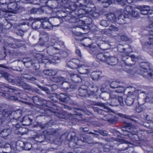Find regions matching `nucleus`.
Wrapping results in <instances>:
<instances>
[{
	"mask_svg": "<svg viewBox=\"0 0 153 153\" xmlns=\"http://www.w3.org/2000/svg\"><path fill=\"white\" fill-rule=\"evenodd\" d=\"M79 63V60L76 59H72L69 61L67 63L68 66L71 69H74L78 67V71L81 74H85L87 73L86 68L85 65H79L78 64Z\"/></svg>",
	"mask_w": 153,
	"mask_h": 153,
	"instance_id": "f257e3e1",
	"label": "nucleus"
},
{
	"mask_svg": "<svg viewBox=\"0 0 153 153\" xmlns=\"http://www.w3.org/2000/svg\"><path fill=\"white\" fill-rule=\"evenodd\" d=\"M128 128V127L127 126L126 128H123L122 130L123 131V134L124 135L128 136L133 141L138 140V138L137 135V129H135L134 130L133 128H131L130 129V131H128L126 130Z\"/></svg>",
	"mask_w": 153,
	"mask_h": 153,
	"instance_id": "f03ea898",
	"label": "nucleus"
},
{
	"mask_svg": "<svg viewBox=\"0 0 153 153\" xmlns=\"http://www.w3.org/2000/svg\"><path fill=\"white\" fill-rule=\"evenodd\" d=\"M36 60H37L36 61V63L38 62L45 64L48 63L50 64L52 63H55L56 59L58 58V57H54L52 58V59L51 60L48 59L47 57L40 53H37L36 55Z\"/></svg>",
	"mask_w": 153,
	"mask_h": 153,
	"instance_id": "7ed1b4c3",
	"label": "nucleus"
},
{
	"mask_svg": "<svg viewBox=\"0 0 153 153\" xmlns=\"http://www.w3.org/2000/svg\"><path fill=\"white\" fill-rule=\"evenodd\" d=\"M149 65V63H143L141 66V71L144 72L143 76L149 79H153V71L149 72V71H151Z\"/></svg>",
	"mask_w": 153,
	"mask_h": 153,
	"instance_id": "20e7f679",
	"label": "nucleus"
},
{
	"mask_svg": "<svg viewBox=\"0 0 153 153\" xmlns=\"http://www.w3.org/2000/svg\"><path fill=\"white\" fill-rule=\"evenodd\" d=\"M138 8H133L131 7H127L125 11V13L127 15H130L134 17H138L139 16Z\"/></svg>",
	"mask_w": 153,
	"mask_h": 153,
	"instance_id": "39448f33",
	"label": "nucleus"
},
{
	"mask_svg": "<svg viewBox=\"0 0 153 153\" xmlns=\"http://www.w3.org/2000/svg\"><path fill=\"white\" fill-rule=\"evenodd\" d=\"M128 91L127 96L135 99L138 94V91L134 87H130L127 88Z\"/></svg>",
	"mask_w": 153,
	"mask_h": 153,
	"instance_id": "423d86ee",
	"label": "nucleus"
},
{
	"mask_svg": "<svg viewBox=\"0 0 153 153\" xmlns=\"http://www.w3.org/2000/svg\"><path fill=\"white\" fill-rule=\"evenodd\" d=\"M36 59L31 60L29 58H24L23 59L22 62L26 66L29 67L30 65H33V64H36Z\"/></svg>",
	"mask_w": 153,
	"mask_h": 153,
	"instance_id": "0eeeda50",
	"label": "nucleus"
},
{
	"mask_svg": "<svg viewBox=\"0 0 153 153\" xmlns=\"http://www.w3.org/2000/svg\"><path fill=\"white\" fill-rule=\"evenodd\" d=\"M7 7L8 9L10 10V11H14L17 9V4L14 1H11L10 0L8 2Z\"/></svg>",
	"mask_w": 153,
	"mask_h": 153,
	"instance_id": "6e6552de",
	"label": "nucleus"
},
{
	"mask_svg": "<svg viewBox=\"0 0 153 153\" xmlns=\"http://www.w3.org/2000/svg\"><path fill=\"white\" fill-rule=\"evenodd\" d=\"M31 116V115H27L24 117L22 122V125L25 126H29L30 124L32 121Z\"/></svg>",
	"mask_w": 153,
	"mask_h": 153,
	"instance_id": "1a4fd4ad",
	"label": "nucleus"
},
{
	"mask_svg": "<svg viewBox=\"0 0 153 153\" xmlns=\"http://www.w3.org/2000/svg\"><path fill=\"white\" fill-rule=\"evenodd\" d=\"M142 14H147L150 9L149 6L146 5L140 6L138 7Z\"/></svg>",
	"mask_w": 153,
	"mask_h": 153,
	"instance_id": "9d476101",
	"label": "nucleus"
},
{
	"mask_svg": "<svg viewBox=\"0 0 153 153\" xmlns=\"http://www.w3.org/2000/svg\"><path fill=\"white\" fill-rule=\"evenodd\" d=\"M42 27L46 29H51L52 26L51 24L48 21V19L43 21L41 24Z\"/></svg>",
	"mask_w": 153,
	"mask_h": 153,
	"instance_id": "9b49d317",
	"label": "nucleus"
},
{
	"mask_svg": "<svg viewBox=\"0 0 153 153\" xmlns=\"http://www.w3.org/2000/svg\"><path fill=\"white\" fill-rule=\"evenodd\" d=\"M97 59L102 62H106L108 56L103 53H99L96 55Z\"/></svg>",
	"mask_w": 153,
	"mask_h": 153,
	"instance_id": "f8f14e48",
	"label": "nucleus"
},
{
	"mask_svg": "<svg viewBox=\"0 0 153 153\" xmlns=\"http://www.w3.org/2000/svg\"><path fill=\"white\" fill-rule=\"evenodd\" d=\"M1 90L3 91H8L10 92H14L16 89L12 86H6L4 85H1Z\"/></svg>",
	"mask_w": 153,
	"mask_h": 153,
	"instance_id": "ddd939ff",
	"label": "nucleus"
},
{
	"mask_svg": "<svg viewBox=\"0 0 153 153\" xmlns=\"http://www.w3.org/2000/svg\"><path fill=\"white\" fill-rule=\"evenodd\" d=\"M87 87L85 85H82L78 90L79 95L81 96H85L87 93Z\"/></svg>",
	"mask_w": 153,
	"mask_h": 153,
	"instance_id": "4468645a",
	"label": "nucleus"
},
{
	"mask_svg": "<svg viewBox=\"0 0 153 153\" xmlns=\"http://www.w3.org/2000/svg\"><path fill=\"white\" fill-rule=\"evenodd\" d=\"M131 48L130 47L129 48H128L127 49L126 48L123 49V52L122 54V59L124 62L126 61L125 57H126V59H128V56L131 52L129 50Z\"/></svg>",
	"mask_w": 153,
	"mask_h": 153,
	"instance_id": "2eb2a0df",
	"label": "nucleus"
},
{
	"mask_svg": "<svg viewBox=\"0 0 153 153\" xmlns=\"http://www.w3.org/2000/svg\"><path fill=\"white\" fill-rule=\"evenodd\" d=\"M58 97L59 100L63 102H66L70 99L69 96L63 93H60Z\"/></svg>",
	"mask_w": 153,
	"mask_h": 153,
	"instance_id": "dca6fc26",
	"label": "nucleus"
},
{
	"mask_svg": "<svg viewBox=\"0 0 153 153\" xmlns=\"http://www.w3.org/2000/svg\"><path fill=\"white\" fill-rule=\"evenodd\" d=\"M4 76L5 78L9 82L13 84H15L16 83V82L14 79L13 76L9 75L7 73H4Z\"/></svg>",
	"mask_w": 153,
	"mask_h": 153,
	"instance_id": "f3484780",
	"label": "nucleus"
},
{
	"mask_svg": "<svg viewBox=\"0 0 153 153\" xmlns=\"http://www.w3.org/2000/svg\"><path fill=\"white\" fill-rule=\"evenodd\" d=\"M58 50L57 48L56 47L53 45H51L48 48L47 53L49 54H55L57 53L56 52V50Z\"/></svg>",
	"mask_w": 153,
	"mask_h": 153,
	"instance_id": "a211bd4d",
	"label": "nucleus"
},
{
	"mask_svg": "<svg viewBox=\"0 0 153 153\" xmlns=\"http://www.w3.org/2000/svg\"><path fill=\"white\" fill-rule=\"evenodd\" d=\"M70 76L71 80L74 82H77L81 80V78L77 74L72 73L70 74Z\"/></svg>",
	"mask_w": 153,
	"mask_h": 153,
	"instance_id": "6ab92c4d",
	"label": "nucleus"
},
{
	"mask_svg": "<svg viewBox=\"0 0 153 153\" xmlns=\"http://www.w3.org/2000/svg\"><path fill=\"white\" fill-rule=\"evenodd\" d=\"M102 73L101 71H94L93 72L91 75L92 79L94 80H97L100 76Z\"/></svg>",
	"mask_w": 153,
	"mask_h": 153,
	"instance_id": "aec40b11",
	"label": "nucleus"
},
{
	"mask_svg": "<svg viewBox=\"0 0 153 153\" xmlns=\"http://www.w3.org/2000/svg\"><path fill=\"white\" fill-rule=\"evenodd\" d=\"M118 28L116 27L114 25H111L109 27L108 29H105L103 30L102 31V33H103L107 34L109 33V32H108L109 30L110 31H118Z\"/></svg>",
	"mask_w": 153,
	"mask_h": 153,
	"instance_id": "412c9836",
	"label": "nucleus"
},
{
	"mask_svg": "<svg viewBox=\"0 0 153 153\" xmlns=\"http://www.w3.org/2000/svg\"><path fill=\"white\" fill-rule=\"evenodd\" d=\"M44 73L46 75L49 76H53L55 75L57 73V71L54 70L48 69L43 71Z\"/></svg>",
	"mask_w": 153,
	"mask_h": 153,
	"instance_id": "4be33fe9",
	"label": "nucleus"
},
{
	"mask_svg": "<svg viewBox=\"0 0 153 153\" xmlns=\"http://www.w3.org/2000/svg\"><path fill=\"white\" fill-rule=\"evenodd\" d=\"M0 95L1 96H4L6 98L10 100H17V98L15 96H11L7 93H3L0 92Z\"/></svg>",
	"mask_w": 153,
	"mask_h": 153,
	"instance_id": "5701e85b",
	"label": "nucleus"
},
{
	"mask_svg": "<svg viewBox=\"0 0 153 153\" xmlns=\"http://www.w3.org/2000/svg\"><path fill=\"white\" fill-rule=\"evenodd\" d=\"M106 16L108 19L113 22L115 21L116 17L114 14L109 13L106 15Z\"/></svg>",
	"mask_w": 153,
	"mask_h": 153,
	"instance_id": "b1692460",
	"label": "nucleus"
},
{
	"mask_svg": "<svg viewBox=\"0 0 153 153\" xmlns=\"http://www.w3.org/2000/svg\"><path fill=\"white\" fill-rule=\"evenodd\" d=\"M30 12L33 14L36 13L38 14H41L44 12V10H43L41 8L37 9L36 8H33L31 10Z\"/></svg>",
	"mask_w": 153,
	"mask_h": 153,
	"instance_id": "393cba45",
	"label": "nucleus"
},
{
	"mask_svg": "<svg viewBox=\"0 0 153 153\" xmlns=\"http://www.w3.org/2000/svg\"><path fill=\"white\" fill-rule=\"evenodd\" d=\"M134 99L128 97H127L125 100V102L128 106H131L133 103Z\"/></svg>",
	"mask_w": 153,
	"mask_h": 153,
	"instance_id": "a878e982",
	"label": "nucleus"
},
{
	"mask_svg": "<svg viewBox=\"0 0 153 153\" xmlns=\"http://www.w3.org/2000/svg\"><path fill=\"white\" fill-rule=\"evenodd\" d=\"M10 133V131L9 130L7 129L2 130L0 132L1 137H7L9 135Z\"/></svg>",
	"mask_w": 153,
	"mask_h": 153,
	"instance_id": "bb28decb",
	"label": "nucleus"
},
{
	"mask_svg": "<svg viewBox=\"0 0 153 153\" xmlns=\"http://www.w3.org/2000/svg\"><path fill=\"white\" fill-rule=\"evenodd\" d=\"M126 17H125L123 14H120L118 17L117 22L119 24H123L124 23L125 19Z\"/></svg>",
	"mask_w": 153,
	"mask_h": 153,
	"instance_id": "cd10ccee",
	"label": "nucleus"
},
{
	"mask_svg": "<svg viewBox=\"0 0 153 153\" xmlns=\"http://www.w3.org/2000/svg\"><path fill=\"white\" fill-rule=\"evenodd\" d=\"M145 100L147 102H153V93H150L148 94L145 98Z\"/></svg>",
	"mask_w": 153,
	"mask_h": 153,
	"instance_id": "c85d7f7f",
	"label": "nucleus"
},
{
	"mask_svg": "<svg viewBox=\"0 0 153 153\" xmlns=\"http://www.w3.org/2000/svg\"><path fill=\"white\" fill-rule=\"evenodd\" d=\"M117 60V58L113 57H109L108 56L107 59L106 63L108 64H110L111 62L112 63H115Z\"/></svg>",
	"mask_w": 153,
	"mask_h": 153,
	"instance_id": "c756f323",
	"label": "nucleus"
},
{
	"mask_svg": "<svg viewBox=\"0 0 153 153\" xmlns=\"http://www.w3.org/2000/svg\"><path fill=\"white\" fill-rule=\"evenodd\" d=\"M97 105L98 106L103 107L104 108V111L106 112H109L111 111L110 108L106 106L105 104L102 102H98L97 103Z\"/></svg>",
	"mask_w": 153,
	"mask_h": 153,
	"instance_id": "7c9ffc66",
	"label": "nucleus"
},
{
	"mask_svg": "<svg viewBox=\"0 0 153 153\" xmlns=\"http://www.w3.org/2000/svg\"><path fill=\"white\" fill-rule=\"evenodd\" d=\"M101 3L103 4L104 7H107L112 3V2L111 0H101Z\"/></svg>",
	"mask_w": 153,
	"mask_h": 153,
	"instance_id": "2f4dec72",
	"label": "nucleus"
},
{
	"mask_svg": "<svg viewBox=\"0 0 153 153\" xmlns=\"http://www.w3.org/2000/svg\"><path fill=\"white\" fill-rule=\"evenodd\" d=\"M22 76L24 78L30 80L31 81H34L36 80V79L33 77H31L30 75L28 74H22Z\"/></svg>",
	"mask_w": 153,
	"mask_h": 153,
	"instance_id": "473e14b6",
	"label": "nucleus"
},
{
	"mask_svg": "<svg viewBox=\"0 0 153 153\" xmlns=\"http://www.w3.org/2000/svg\"><path fill=\"white\" fill-rule=\"evenodd\" d=\"M100 97L102 99L107 100L109 99V94L108 93H103L100 94Z\"/></svg>",
	"mask_w": 153,
	"mask_h": 153,
	"instance_id": "72a5a7b5",
	"label": "nucleus"
},
{
	"mask_svg": "<svg viewBox=\"0 0 153 153\" xmlns=\"http://www.w3.org/2000/svg\"><path fill=\"white\" fill-rule=\"evenodd\" d=\"M115 89V91L117 93H121L125 90L123 87L119 85L118 86V87Z\"/></svg>",
	"mask_w": 153,
	"mask_h": 153,
	"instance_id": "f704fd0d",
	"label": "nucleus"
},
{
	"mask_svg": "<svg viewBox=\"0 0 153 153\" xmlns=\"http://www.w3.org/2000/svg\"><path fill=\"white\" fill-rule=\"evenodd\" d=\"M16 83L18 86H21L22 83H23V82L22 80V78L21 77H17L16 80Z\"/></svg>",
	"mask_w": 153,
	"mask_h": 153,
	"instance_id": "c9c22d12",
	"label": "nucleus"
},
{
	"mask_svg": "<svg viewBox=\"0 0 153 153\" xmlns=\"http://www.w3.org/2000/svg\"><path fill=\"white\" fill-rule=\"evenodd\" d=\"M70 84L67 82H63L62 84V88L65 90L68 89L70 88Z\"/></svg>",
	"mask_w": 153,
	"mask_h": 153,
	"instance_id": "e433bc0d",
	"label": "nucleus"
},
{
	"mask_svg": "<svg viewBox=\"0 0 153 153\" xmlns=\"http://www.w3.org/2000/svg\"><path fill=\"white\" fill-rule=\"evenodd\" d=\"M119 83L116 81H113L110 84V87L113 89L116 88L118 87Z\"/></svg>",
	"mask_w": 153,
	"mask_h": 153,
	"instance_id": "4c0bfd02",
	"label": "nucleus"
},
{
	"mask_svg": "<svg viewBox=\"0 0 153 153\" xmlns=\"http://www.w3.org/2000/svg\"><path fill=\"white\" fill-rule=\"evenodd\" d=\"M25 89L29 90L31 89V87L30 85L23 82L22 83L21 85L20 86Z\"/></svg>",
	"mask_w": 153,
	"mask_h": 153,
	"instance_id": "58836bf2",
	"label": "nucleus"
},
{
	"mask_svg": "<svg viewBox=\"0 0 153 153\" xmlns=\"http://www.w3.org/2000/svg\"><path fill=\"white\" fill-rule=\"evenodd\" d=\"M100 24L101 25L105 27H106L109 25L107 21L105 20L101 21L100 22Z\"/></svg>",
	"mask_w": 153,
	"mask_h": 153,
	"instance_id": "ea45409f",
	"label": "nucleus"
},
{
	"mask_svg": "<svg viewBox=\"0 0 153 153\" xmlns=\"http://www.w3.org/2000/svg\"><path fill=\"white\" fill-rule=\"evenodd\" d=\"M120 116L121 117L124 118H126L127 119H129L130 120H134L132 119L131 117L127 115L126 114H120Z\"/></svg>",
	"mask_w": 153,
	"mask_h": 153,
	"instance_id": "a19ab883",
	"label": "nucleus"
},
{
	"mask_svg": "<svg viewBox=\"0 0 153 153\" xmlns=\"http://www.w3.org/2000/svg\"><path fill=\"white\" fill-rule=\"evenodd\" d=\"M54 81L57 82H59L63 80V78L61 76H57L55 77L54 79Z\"/></svg>",
	"mask_w": 153,
	"mask_h": 153,
	"instance_id": "79ce46f5",
	"label": "nucleus"
},
{
	"mask_svg": "<svg viewBox=\"0 0 153 153\" xmlns=\"http://www.w3.org/2000/svg\"><path fill=\"white\" fill-rule=\"evenodd\" d=\"M118 99V100L121 106H123L124 105V103L123 100V97L121 96H119L117 97Z\"/></svg>",
	"mask_w": 153,
	"mask_h": 153,
	"instance_id": "37998d69",
	"label": "nucleus"
},
{
	"mask_svg": "<svg viewBox=\"0 0 153 153\" xmlns=\"http://www.w3.org/2000/svg\"><path fill=\"white\" fill-rule=\"evenodd\" d=\"M149 41L148 42L149 45H151L153 44V35H150L149 38Z\"/></svg>",
	"mask_w": 153,
	"mask_h": 153,
	"instance_id": "c03bdc74",
	"label": "nucleus"
},
{
	"mask_svg": "<svg viewBox=\"0 0 153 153\" xmlns=\"http://www.w3.org/2000/svg\"><path fill=\"white\" fill-rule=\"evenodd\" d=\"M40 35L42 38H48V34L44 32H41L40 33Z\"/></svg>",
	"mask_w": 153,
	"mask_h": 153,
	"instance_id": "a18cd8bd",
	"label": "nucleus"
},
{
	"mask_svg": "<svg viewBox=\"0 0 153 153\" xmlns=\"http://www.w3.org/2000/svg\"><path fill=\"white\" fill-rule=\"evenodd\" d=\"M109 94V99H114L117 97L114 92H111Z\"/></svg>",
	"mask_w": 153,
	"mask_h": 153,
	"instance_id": "49530a36",
	"label": "nucleus"
},
{
	"mask_svg": "<svg viewBox=\"0 0 153 153\" xmlns=\"http://www.w3.org/2000/svg\"><path fill=\"white\" fill-rule=\"evenodd\" d=\"M81 32H77L75 30L73 31V35L74 36H80L81 35Z\"/></svg>",
	"mask_w": 153,
	"mask_h": 153,
	"instance_id": "de8ad7c7",
	"label": "nucleus"
},
{
	"mask_svg": "<svg viewBox=\"0 0 153 153\" xmlns=\"http://www.w3.org/2000/svg\"><path fill=\"white\" fill-rule=\"evenodd\" d=\"M31 146L30 143H27L25 144V147L26 150H30Z\"/></svg>",
	"mask_w": 153,
	"mask_h": 153,
	"instance_id": "09e8293b",
	"label": "nucleus"
},
{
	"mask_svg": "<svg viewBox=\"0 0 153 153\" xmlns=\"http://www.w3.org/2000/svg\"><path fill=\"white\" fill-rule=\"evenodd\" d=\"M117 1L122 5H125L126 3V0H117Z\"/></svg>",
	"mask_w": 153,
	"mask_h": 153,
	"instance_id": "8fccbe9b",
	"label": "nucleus"
},
{
	"mask_svg": "<svg viewBox=\"0 0 153 153\" xmlns=\"http://www.w3.org/2000/svg\"><path fill=\"white\" fill-rule=\"evenodd\" d=\"M127 72L129 74L130 76H131L134 74L135 73V71L132 70H128L127 71Z\"/></svg>",
	"mask_w": 153,
	"mask_h": 153,
	"instance_id": "3c124183",
	"label": "nucleus"
},
{
	"mask_svg": "<svg viewBox=\"0 0 153 153\" xmlns=\"http://www.w3.org/2000/svg\"><path fill=\"white\" fill-rule=\"evenodd\" d=\"M121 39L123 41H127L128 40V37L124 35H122L121 36Z\"/></svg>",
	"mask_w": 153,
	"mask_h": 153,
	"instance_id": "603ef678",
	"label": "nucleus"
},
{
	"mask_svg": "<svg viewBox=\"0 0 153 153\" xmlns=\"http://www.w3.org/2000/svg\"><path fill=\"white\" fill-rule=\"evenodd\" d=\"M32 99L33 100V102L36 104L37 102L39 100V98L36 96L33 97Z\"/></svg>",
	"mask_w": 153,
	"mask_h": 153,
	"instance_id": "864d4df0",
	"label": "nucleus"
},
{
	"mask_svg": "<svg viewBox=\"0 0 153 153\" xmlns=\"http://www.w3.org/2000/svg\"><path fill=\"white\" fill-rule=\"evenodd\" d=\"M10 0H0V3L1 4H7Z\"/></svg>",
	"mask_w": 153,
	"mask_h": 153,
	"instance_id": "5fc2aeb1",
	"label": "nucleus"
},
{
	"mask_svg": "<svg viewBox=\"0 0 153 153\" xmlns=\"http://www.w3.org/2000/svg\"><path fill=\"white\" fill-rule=\"evenodd\" d=\"M100 134L103 136H106L108 135L107 132L105 131H103L100 132Z\"/></svg>",
	"mask_w": 153,
	"mask_h": 153,
	"instance_id": "6e6d98bb",
	"label": "nucleus"
},
{
	"mask_svg": "<svg viewBox=\"0 0 153 153\" xmlns=\"http://www.w3.org/2000/svg\"><path fill=\"white\" fill-rule=\"evenodd\" d=\"M80 130L81 131L85 132H87L88 131V129L87 128L81 127L80 128Z\"/></svg>",
	"mask_w": 153,
	"mask_h": 153,
	"instance_id": "4d7b16f0",
	"label": "nucleus"
},
{
	"mask_svg": "<svg viewBox=\"0 0 153 153\" xmlns=\"http://www.w3.org/2000/svg\"><path fill=\"white\" fill-rule=\"evenodd\" d=\"M109 84V83L108 82H106L104 84H103L102 85V88L103 89H104L105 88L107 87V85H108Z\"/></svg>",
	"mask_w": 153,
	"mask_h": 153,
	"instance_id": "13d9d810",
	"label": "nucleus"
},
{
	"mask_svg": "<svg viewBox=\"0 0 153 153\" xmlns=\"http://www.w3.org/2000/svg\"><path fill=\"white\" fill-rule=\"evenodd\" d=\"M76 53L78 55L80 56L81 57V54L80 51L79 49H77L76 51Z\"/></svg>",
	"mask_w": 153,
	"mask_h": 153,
	"instance_id": "bf43d9fd",
	"label": "nucleus"
},
{
	"mask_svg": "<svg viewBox=\"0 0 153 153\" xmlns=\"http://www.w3.org/2000/svg\"><path fill=\"white\" fill-rule=\"evenodd\" d=\"M38 86L39 88L42 89V91H45L47 90V88L45 87L41 86L38 85Z\"/></svg>",
	"mask_w": 153,
	"mask_h": 153,
	"instance_id": "052dcab7",
	"label": "nucleus"
},
{
	"mask_svg": "<svg viewBox=\"0 0 153 153\" xmlns=\"http://www.w3.org/2000/svg\"><path fill=\"white\" fill-rule=\"evenodd\" d=\"M131 57L132 61L134 62L135 61V59H136V58L135 57V56L134 55H131Z\"/></svg>",
	"mask_w": 153,
	"mask_h": 153,
	"instance_id": "680f3d73",
	"label": "nucleus"
},
{
	"mask_svg": "<svg viewBox=\"0 0 153 153\" xmlns=\"http://www.w3.org/2000/svg\"><path fill=\"white\" fill-rule=\"evenodd\" d=\"M121 140H122V143L128 144L129 143L128 142L122 139Z\"/></svg>",
	"mask_w": 153,
	"mask_h": 153,
	"instance_id": "e2e57ef3",
	"label": "nucleus"
},
{
	"mask_svg": "<svg viewBox=\"0 0 153 153\" xmlns=\"http://www.w3.org/2000/svg\"><path fill=\"white\" fill-rule=\"evenodd\" d=\"M126 2L130 4L132 3L133 1H135L134 0H126Z\"/></svg>",
	"mask_w": 153,
	"mask_h": 153,
	"instance_id": "0e129e2a",
	"label": "nucleus"
},
{
	"mask_svg": "<svg viewBox=\"0 0 153 153\" xmlns=\"http://www.w3.org/2000/svg\"><path fill=\"white\" fill-rule=\"evenodd\" d=\"M76 88V86L74 85H70V88L71 89H74Z\"/></svg>",
	"mask_w": 153,
	"mask_h": 153,
	"instance_id": "69168bd1",
	"label": "nucleus"
},
{
	"mask_svg": "<svg viewBox=\"0 0 153 153\" xmlns=\"http://www.w3.org/2000/svg\"><path fill=\"white\" fill-rule=\"evenodd\" d=\"M94 88H95V90H92V91L94 92H97V91L98 90V88L97 87H96V86H95Z\"/></svg>",
	"mask_w": 153,
	"mask_h": 153,
	"instance_id": "338daca9",
	"label": "nucleus"
},
{
	"mask_svg": "<svg viewBox=\"0 0 153 153\" xmlns=\"http://www.w3.org/2000/svg\"><path fill=\"white\" fill-rule=\"evenodd\" d=\"M64 108H67L68 110H70L71 109V108H70V107H69L68 106H65V105H64Z\"/></svg>",
	"mask_w": 153,
	"mask_h": 153,
	"instance_id": "774afa93",
	"label": "nucleus"
}]
</instances>
